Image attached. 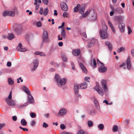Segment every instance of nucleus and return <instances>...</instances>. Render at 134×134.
I'll return each mask as SVG.
<instances>
[{
	"label": "nucleus",
	"mask_w": 134,
	"mask_h": 134,
	"mask_svg": "<svg viewBox=\"0 0 134 134\" xmlns=\"http://www.w3.org/2000/svg\"><path fill=\"white\" fill-rule=\"evenodd\" d=\"M101 83L103 90L99 85H97L94 87V90L101 96L103 95L104 93L106 95H107L108 93L109 90L107 86V81L103 79L101 81Z\"/></svg>",
	"instance_id": "nucleus-1"
},
{
	"label": "nucleus",
	"mask_w": 134,
	"mask_h": 134,
	"mask_svg": "<svg viewBox=\"0 0 134 134\" xmlns=\"http://www.w3.org/2000/svg\"><path fill=\"white\" fill-rule=\"evenodd\" d=\"M88 15L89 20L92 21H94L97 19V15L94 12V10L91 9L86 11L84 14L82 15V17L85 18L87 15Z\"/></svg>",
	"instance_id": "nucleus-2"
},
{
	"label": "nucleus",
	"mask_w": 134,
	"mask_h": 134,
	"mask_svg": "<svg viewBox=\"0 0 134 134\" xmlns=\"http://www.w3.org/2000/svg\"><path fill=\"white\" fill-rule=\"evenodd\" d=\"M55 79L57 84L59 87L64 85L66 83L67 79L66 78L60 79V76L58 74H56L55 76Z\"/></svg>",
	"instance_id": "nucleus-3"
},
{
	"label": "nucleus",
	"mask_w": 134,
	"mask_h": 134,
	"mask_svg": "<svg viewBox=\"0 0 134 134\" xmlns=\"http://www.w3.org/2000/svg\"><path fill=\"white\" fill-rule=\"evenodd\" d=\"M88 84L85 82L81 84H75L74 85V92L75 94H77L79 93L78 89L80 88L81 89H85L87 87Z\"/></svg>",
	"instance_id": "nucleus-4"
},
{
	"label": "nucleus",
	"mask_w": 134,
	"mask_h": 134,
	"mask_svg": "<svg viewBox=\"0 0 134 134\" xmlns=\"http://www.w3.org/2000/svg\"><path fill=\"white\" fill-rule=\"evenodd\" d=\"M108 29L107 26L106 25H104L102 28V30L100 31V37L103 39H106L108 36V34L107 33V31Z\"/></svg>",
	"instance_id": "nucleus-5"
},
{
	"label": "nucleus",
	"mask_w": 134,
	"mask_h": 134,
	"mask_svg": "<svg viewBox=\"0 0 134 134\" xmlns=\"http://www.w3.org/2000/svg\"><path fill=\"white\" fill-rule=\"evenodd\" d=\"M49 41L48 32L47 31L44 30L43 33L42 43L41 44V46H43V42L48 43Z\"/></svg>",
	"instance_id": "nucleus-6"
},
{
	"label": "nucleus",
	"mask_w": 134,
	"mask_h": 134,
	"mask_svg": "<svg viewBox=\"0 0 134 134\" xmlns=\"http://www.w3.org/2000/svg\"><path fill=\"white\" fill-rule=\"evenodd\" d=\"M97 63L98 64H100V67L98 69L99 71L102 73L105 72L107 70V68L104 66V64L100 62L99 60H97Z\"/></svg>",
	"instance_id": "nucleus-7"
},
{
	"label": "nucleus",
	"mask_w": 134,
	"mask_h": 134,
	"mask_svg": "<svg viewBox=\"0 0 134 134\" xmlns=\"http://www.w3.org/2000/svg\"><path fill=\"white\" fill-rule=\"evenodd\" d=\"M127 68L128 70H130L131 69L133 70V68L132 66L130 60V57L129 56L126 60Z\"/></svg>",
	"instance_id": "nucleus-8"
},
{
	"label": "nucleus",
	"mask_w": 134,
	"mask_h": 134,
	"mask_svg": "<svg viewBox=\"0 0 134 134\" xmlns=\"http://www.w3.org/2000/svg\"><path fill=\"white\" fill-rule=\"evenodd\" d=\"M3 15L5 16L6 15L13 16L15 15V13L13 11L5 10L3 13Z\"/></svg>",
	"instance_id": "nucleus-9"
},
{
	"label": "nucleus",
	"mask_w": 134,
	"mask_h": 134,
	"mask_svg": "<svg viewBox=\"0 0 134 134\" xmlns=\"http://www.w3.org/2000/svg\"><path fill=\"white\" fill-rule=\"evenodd\" d=\"M23 31V27L21 25L18 24L16 25L15 28V31L18 34H20Z\"/></svg>",
	"instance_id": "nucleus-10"
},
{
	"label": "nucleus",
	"mask_w": 134,
	"mask_h": 134,
	"mask_svg": "<svg viewBox=\"0 0 134 134\" xmlns=\"http://www.w3.org/2000/svg\"><path fill=\"white\" fill-rule=\"evenodd\" d=\"M62 10L64 11H67L68 9V7L66 4L64 2H62L60 4Z\"/></svg>",
	"instance_id": "nucleus-11"
},
{
	"label": "nucleus",
	"mask_w": 134,
	"mask_h": 134,
	"mask_svg": "<svg viewBox=\"0 0 134 134\" xmlns=\"http://www.w3.org/2000/svg\"><path fill=\"white\" fill-rule=\"evenodd\" d=\"M67 111L66 109L65 108L61 109L60 110L58 114V115L59 116L64 115L66 114Z\"/></svg>",
	"instance_id": "nucleus-12"
},
{
	"label": "nucleus",
	"mask_w": 134,
	"mask_h": 134,
	"mask_svg": "<svg viewBox=\"0 0 134 134\" xmlns=\"http://www.w3.org/2000/svg\"><path fill=\"white\" fill-rule=\"evenodd\" d=\"M125 24L122 22L120 23L119 25V28L121 32H124L125 29Z\"/></svg>",
	"instance_id": "nucleus-13"
},
{
	"label": "nucleus",
	"mask_w": 134,
	"mask_h": 134,
	"mask_svg": "<svg viewBox=\"0 0 134 134\" xmlns=\"http://www.w3.org/2000/svg\"><path fill=\"white\" fill-rule=\"evenodd\" d=\"M115 13H117L120 14L124 13V10L122 8H121L118 7L113 9Z\"/></svg>",
	"instance_id": "nucleus-14"
},
{
	"label": "nucleus",
	"mask_w": 134,
	"mask_h": 134,
	"mask_svg": "<svg viewBox=\"0 0 134 134\" xmlns=\"http://www.w3.org/2000/svg\"><path fill=\"white\" fill-rule=\"evenodd\" d=\"M85 4H82L80 7L79 9V12L80 13L82 14V15L84 14V12L85 10Z\"/></svg>",
	"instance_id": "nucleus-15"
},
{
	"label": "nucleus",
	"mask_w": 134,
	"mask_h": 134,
	"mask_svg": "<svg viewBox=\"0 0 134 134\" xmlns=\"http://www.w3.org/2000/svg\"><path fill=\"white\" fill-rule=\"evenodd\" d=\"M124 17L121 16H116L113 19L114 21H123L124 20Z\"/></svg>",
	"instance_id": "nucleus-16"
},
{
	"label": "nucleus",
	"mask_w": 134,
	"mask_h": 134,
	"mask_svg": "<svg viewBox=\"0 0 134 134\" xmlns=\"http://www.w3.org/2000/svg\"><path fill=\"white\" fill-rule=\"evenodd\" d=\"M41 3V0H35V2L34 3L35 5H36L35 6V9L36 10H37L39 7L40 4L39 3Z\"/></svg>",
	"instance_id": "nucleus-17"
},
{
	"label": "nucleus",
	"mask_w": 134,
	"mask_h": 134,
	"mask_svg": "<svg viewBox=\"0 0 134 134\" xmlns=\"http://www.w3.org/2000/svg\"><path fill=\"white\" fill-rule=\"evenodd\" d=\"M6 102L7 104L9 105L13 106L15 105V102L12 99L9 100V99H7Z\"/></svg>",
	"instance_id": "nucleus-18"
},
{
	"label": "nucleus",
	"mask_w": 134,
	"mask_h": 134,
	"mask_svg": "<svg viewBox=\"0 0 134 134\" xmlns=\"http://www.w3.org/2000/svg\"><path fill=\"white\" fill-rule=\"evenodd\" d=\"M17 49L19 51L22 52H24L26 51V49L22 47V44L20 43L17 47Z\"/></svg>",
	"instance_id": "nucleus-19"
},
{
	"label": "nucleus",
	"mask_w": 134,
	"mask_h": 134,
	"mask_svg": "<svg viewBox=\"0 0 134 134\" xmlns=\"http://www.w3.org/2000/svg\"><path fill=\"white\" fill-rule=\"evenodd\" d=\"M80 53V51L79 49H77L74 50L72 51V54L74 56H77Z\"/></svg>",
	"instance_id": "nucleus-20"
},
{
	"label": "nucleus",
	"mask_w": 134,
	"mask_h": 134,
	"mask_svg": "<svg viewBox=\"0 0 134 134\" xmlns=\"http://www.w3.org/2000/svg\"><path fill=\"white\" fill-rule=\"evenodd\" d=\"M79 66L82 70V71L85 73H86L87 72V70L84 65L82 63H80L79 64Z\"/></svg>",
	"instance_id": "nucleus-21"
},
{
	"label": "nucleus",
	"mask_w": 134,
	"mask_h": 134,
	"mask_svg": "<svg viewBox=\"0 0 134 134\" xmlns=\"http://www.w3.org/2000/svg\"><path fill=\"white\" fill-rule=\"evenodd\" d=\"M94 103L96 108L98 110H99L100 107L97 100L96 99H94Z\"/></svg>",
	"instance_id": "nucleus-22"
},
{
	"label": "nucleus",
	"mask_w": 134,
	"mask_h": 134,
	"mask_svg": "<svg viewBox=\"0 0 134 134\" xmlns=\"http://www.w3.org/2000/svg\"><path fill=\"white\" fill-rule=\"evenodd\" d=\"M22 89L28 95L31 94L30 91V90L25 86H23Z\"/></svg>",
	"instance_id": "nucleus-23"
},
{
	"label": "nucleus",
	"mask_w": 134,
	"mask_h": 134,
	"mask_svg": "<svg viewBox=\"0 0 134 134\" xmlns=\"http://www.w3.org/2000/svg\"><path fill=\"white\" fill-rule=\"evenodd\" d=\"M28 102L30 103H33L34 102V99L32 95L30 94L28 95Z\"/></svg>",
	"instance_id": "nucleus-24"
},
{
	"label": "nucleus",
	"mask_w": 134,
	"mask_h": 134,
	"mask_svg": "<svg viewBox=\"0 0 134 134\" xmlns=\"http://www.w3.org/2000/svg\"><path fill=\"white\" fill-rule=\"evenodd\" d=\"M90 65L92 66L94 68H95L96 67L97 65V63L96 60L93 59V62L92 61H91V62L90 63Z\"/></svg>",
	"instance_id": "nucleus-25"
},
{
	"label": "nucleus",
	"mask_w": 134,
	"mask_h": 134,
	"mask_svg": "<svg viewBox=\"0 0 134 134\" xmlns=\"http://www.w3.org/2000/svg\"><path fill=\"white\" fill-rule=\"evenodd\" d=\"M34 65L33 70H35L38 66V62L37 60H35L33 62Z\"/></svg>",
	"instance_id": "nucleus-26"
},
{
	"label": "nucleus",
	"mask_w": 134,
	"mask_h": 134,
	"mask_svg": "<svg viewBox=\"0 0 134 134\" xmlns=\"http://www.w3.org/2000/svg\"><path fill=\"white\" fill-rule=\"evenodd\" d=\"M105 44L106 46H107L108 48V49L109 51H111L112 49V48L111 43L108 42H105Z\"/></svg>",
	"instance_id": "nucleus-27"
},
{
	"label": "nucleus",
	"mask_w": 134,
	"mask_h": 134,
	"mask_svg": "<svg viewBox=\"0 0 134 134\" xmlns=\"http://www.w3.org/2000/svg\"><path fill=\"white\" fill-rule=\"evenodd\" d=\"M7 38L10 40H11L15 38V36L13 34H9L7 37Z\"/></svg>",
	"instance_id": "nucleus-28"
},
{
	"label": "nucleus",
	"mask_w": 134,
	"mask_h": 134,
	"mask_svg": "<svg viewBox=\"0 0 134 134\" xmlns=\"http://www.w3.org/2000/svg\"><path fill=\"white\" fill-rule=\"evenodd\" d=\"M96 111L95 109H92L89 112V114L91 116H94L96 113Z\"/></svg>",
	"instance_id": "nucleus-29"
},
{
	"label": "nucleus",
	"mask_w": 134,
	"mask_h": 134,
	"mask_svg": "<svg viewBox=\"0 0 134 134\" xmlns=\"http://www.w3.org/2000/svg\"><path fill=\"white\" fill-rule=\"evenodd\" d=\"M87 124L89 127H92L93 125V122L91 120H88L87 122Z\"/></svg>",
	"instance_id": "nucleus-30"
},
{
	"label": "nucleus",
	"mask_w": 134,
	"mask_h": 134,
	"mask_svg": "<svg viewBox=\"0 0 134 134\" xmlns=\"http://www.w3.org/2000/svg\"><path fill=\"white\" fill-rule=\"evenodd\" d=\"M97 127L100 130H102L104 128V125L102 124H99L98 125Z\"/></svg>",
	"instance_id": "nucleus-31"
},
{
	"label": "nucleus",
	"mask_w": 134,
	"mask_h": 134,
	"mask_svg": "<svg viewBox=\"0 0 134 134\" xmlns=\"http://www.w3.org/2000/svg\"><path fill=\"white\" fill-rule=\"evenodd\" d=\"M21 123L23 126H25L27 125V122L24 119H23L21 121Z\"/></svg>",
	"instance_id": "nucleus-32"
},
{
	"label": "nucleus",
	"mask_w": 134,
	"mask_h": 134,
	"mask_svg": "<svg viewBox=\"0 0 134 134\" xmlns=\"http://www.w3.org/2000/svg\"><path fill=\"white\" fill-rule=\"evenodd\" d=\"M49 12L48 9V7H46L44 10L43 14L44 16L47 15Z\"/></svg>",
	"instance_id": "nucleus-33"
},
{
	"label": "nucleus",
	"mask_w": 134,
	"mask_h": 134,
	"mask_svg": "<svg viewBox=\"0 0 134 134\" xmlns=\"http://www.w3.org/2000/svg\"><path fill=\"white\" fill-rule=\"evenodd\" d=\"M77 134H88V133L83 130H80L78 131Z\"/></svg>",
	"instance_id": "nucleus-34"
},
{
	"label": "nucleus",
	"mask_w": 134,
	"mask_h": 134,
	"mask_svg": "<svg viewBox=\"0 0 134 134\" xmlns=\"http://www.w3.org/2000/svg\"><path fill=\"white\" fill-rule=\"evenodd\" d=\"M80 6V5L79 4H77V6L74 8V12H77L79 10V8Z\"/></svg>",
	"instance_id": "nucleus-35"
},
{
	"label": "nucleus",
	"mask_w": 134,
	"mask_h": 134,
	"mask_svg": "<svg viewBox=\"0 0 134 134\" xmlns=\"http://www.w3.org/2000/svg\"><path fill=\"white\" fill-rule=\"evenodd\" d=\"M61 35L63 38L65 37V33L64 29H63L61 32Z\"/></svg>",
	"instance_id": "nucleus-36"
},
{
	"label": "nucleus",
	"mask_w": 134,
	"mask_h": 134,
	"mask_svg": "<svg viewBox=\"0 0 134 134\" xmlns=\"http://www.w3.org/2000/svg\"><path fill=\"white\" fill-rule=\"evenodd\" d=\"M8 82L9 85H12L14 83V81L13 80H12L11 78H10L8 79Z\"/></svg>",
	"instance_id": "nucleus-37"
},
{
	"label": "nucleus",
	"mask_w": 134,
	"mask_h": 134,
	"mask_svg": "<svg viewBox=\"0 0 134 134\" xmlns=\"http://www.w3.org/2000/svg\"><path fill=\"white\" fill-rule=\"evenodd\" d=\"M125 49V48L123 47H121L120 48H118L117 50V52L118 53H120L121 52L124 51Z\"/></svg>",
	"instance_id": "nucleus-38"
},
{
	"label": "nucleus",
	"mask_w": 134,
	"mask_h": 134,
	"mask_svg": "<svg viewBox=\"0 0 134 134\" xmlns=\"http://www.w3.org/2000/svg\"><path fill=\"white\" fill-rule=\"evenodd\" d=\"M118 129V127L117 125H114L113 128V132H116L117 131Z\"/></svg>",
	"instance_id": "nucleus-39"
},
{
	"label": "nucleus",
	"mask_w": 134,
	"mask_h": 134,
	"mask_svg": "<svg viewBox=\"0 0 134 134\" xmlns=\"http://www.w3.org/2000/svg\"><path fill=\"white\" fill-rule=\"evenodd\" d=\"M127 29L128 34H131L132 32V30L131 29V28L129 26H128L127 27Z\"/></svg>",
	"instance_id": "nucleus-40"
},
{
	"label": "nucleus",
	"mask_w": 134,
	"mask_h": 134,
	"mask_svg": "<svg viewBox=\"0 0 134 134\" xmlns=\"http://www.w3.org/2000/svg\"><path fill=\"white\" fill-rule=\"evenodd\" d=\"M42 25V23L40 21H38L36 23V26L38 27H41Z\"/></svg>",
	"instance_id": "nucleus-41"
},
{
	"label": "nucleus",
	"mask_w": 134,
	"mask_h": 134,
	"mask_svg": "<svg viewBox=\"0 0 134 134\" xmlns=\"http://www.w3.org/2000/svg\"><path fill=\"white\" fill-rule=\"evenodd\" d=\"M126 64L125 63H123L122 64L120 65L119 67L121 68H122L124 69L126 68Z\"/></svg>",
	"instance_id": "nucleus-42"
},
{
	"label": "nucleus",
	"mask_w": 134,
	"mask_h": 134,
	"mask_svg": "<svg viewBox=\"0 0 134 134\" xmlns=\"http://www.w3.org/2000/svg\"><path fill=\"white\" fill-rule=\"evenodd\" d=\"M62 58L63 61L66 62L67 60V59L66 56L65 55H62Z\"/></svg>",
	"instance_id": "nucleus-43"
},
{
	"label": "nucleus",
	"mask_w": 134,
	"mask_h": 134,
	"mask_svg": "<svg viewBox=\"0 0 134 134\" xmlns=\"http://www.w3.org/2000/svg\"><path fill=\"white\" fill-rule=\"evenodd\" d=\"M69 16L68 13L66 12H64L63 15V16L64 17H68Z\"/></svg>",
	"instance_id": "nucleus-44"
},
{
	"label": "nucleus",
	"mask_w": 134,
	"mask_h": 134,
	"mask_svg": "<svg viewBox=\"0 0 134 134\" xmlns=\"http://www.w3.org/2000/svg\"><path fill=\"white\" fill-rule=\"evenodd\" d=\"M12 91H11L10 92V93L9 94V95L8 96V98L6 99V100H7V99H9V100L12 99Z\"/></svg>",
	"instance_id": "nucleus-45"
},
{
	"label": "nucleus",
	"mask_w": 134,
	"mask_h": 134,
	"mask_svg": "<svg viewBox=\"0 0 134 134\" xmlns=\"http://www.w3.org/2000/svg\"><path fill=\"white\" fill-rule=\"evenodd\" d=\"M48 126V125L45 122H44L43 123L42 126L44 128H47Z\"/></svg>",
	"instance_id": "nucleus-46"
},
{
	"label": "nucleus",
	"mask_w": 134,
	"mask_h": 134,
	"mask_svg": "<svg viewBox=\"0 0 134 134\" xmlns=\"http://www.w3.org/2000/svg\"><path fill=\"white\" fill-rule=\"evenodd\" d=\"M29 104V102H27L24 103L21 106V108H24V107H25L26 106H27Z\"/></svg>",
	"instance_id": "nucleus-47"
},
{
	"label": "nucleus",
	"mask_w": 134,
	"mask_h": 134,
	"mask_svg": "<svg viewBox=\"0 0 134 134\" xmlns=\"http://www.w3.org/2000/svg\"><path fill=\"white\" fill-rule=\"evenodd\" d=\"M31 117L32 118H35L36 116V114L34 113H31L30 114Z\"/></svg>",
	"instance_id": "nucleus-48"
},
{
	"label": "nucleus",
	"mask_w": 134,
	"mask_h": 134,
	"mask_svg": "<svg viewBox=\"0 0 134 134\" xmlns=\"http://www.w3.org/2000/svg\"><path fill=\"white\" fill-rule=\"evenodd\" d=\"M42 2L45 5H47L48 3V0H42Z\"/></svg>",
	"instance_id": "nucleus-49"
},
{
	"label": "nucleus",
	"mask_w": 134,
	"mask_h": 134,
	"mask_svg": "<svg viewBox=\"0 0 134 134\" xmlns=\"http://www.w3.org/2000/svg\"><path fill=\"white\" fill-rule=\"evenodd\" d=\"M90 78L88 77H86L85 78V81L87 82H90L89 80L90 79Z\"/></svg>",
	"instance_id": "nucleus-50"
},
{
	"label": "nucleus",
	"mask_w": 134,
	"mask_h": 134,
	"mask_svg": "<svg viewBox=\"0 0 134 134\" xmlns=\"http://www.w3.org/2000/svg\"><path fill=\"white\" fill-rule=\"evenodd\" d=\"M60 128L62 130H64L66 128L64 124H62L60 125Z\"/></svg>",
	"instance_id": "nucleus-51"
},
{
	"label": "nucleus",
	"mask_w": 134,
	"mask_h": 134,
	"mask_svg": "<svg viewBox=\"0 0 134 134\" xmlns=\"http://www.w3.org/2000/svg\"><path fill=\"white\" fill-rule=\"evenodd\" d=\"M19 128L21 129L22 130L24 131H28V129L26 128H23L21 126H20L19 127Z\"/></svg>",
	"instance_id": "nucleus-52"
},
{
	"label": "nucleus",
	"mask_w": 134,
	"mask_h": 134,
	"mask_svg": "<svg viewBox=\"0 0 134 134\" xmlns=\"http://www.w3.org/2000/svg\"><path fill=\"white\" fill-rule=\"evenodd\" d=\"M20 80V81L21 82H23V80L22 79V78L21 77H20L19 78H18L17 79V82L18 83H19L20 82L19 80Z\"/></svg>",
	"instance_id": "nucleus-53"
},
{
	"label": "nucleus",
	"mask_w": 134,
	"mask_h": 134,
	"mask_svg": "<svg viewBox=\"0 0 134 134\" xmlns=\"http://www.w3.org/2000/svg\"><path fill=\"white\" fill-rule=\"evenodd\" d=\"M108 24L109 26L111 27H113V24H112L111 22L109 21L108 22Z\"/></svg>",
	"instance_id": "nucleus-54"
},
{
	"label": "nucleus",
	"mask_w": 134,
	"mask_h": 134,
	"mask_svg": "<svg viewBox=\"0 0 134 134\" xmlns=\"http://www.w3.org/2000/svg\"><path fill=\"white\" fill-rule=\"evenodd\" d=\"M43 13V8H40V14L41 15H42Z\"/></svg>",
	"instance_id": "nucleus-55"
},
{
	"label": "nucleus",
	"mask_w": 134,
	"mask_h": 134,
	"mask_svg": "<svg viewBox=\"0 0 134 134\" xmlns=\"http://www.w3.org/2000/svg\"><path fill=\"white\" fill-rule=\"evenodd\" d=\"M12 119L13 121H16L17 119V118L16 116H13L12 117Z\"/></svg>",
	"instance_id": "nucleus-56"
},
{
	"label": "nucleus",
	"mask_w": 134,
	"mask_h": 134,
	"mask_svg": "<svg viewBox=\"0 0 134 134\" xmlns=\"http://www.w3.org/2000/svg\"><path fill=\"white\" fill-rule=\"evenodd\" d=\"M35 124V122L34 120L32 121L31 123V125L32 126H34Z\"/></svg>",
	"instance_id": "nucleus-57"
},
{
	"label": "nucleus",
	"mask_w": 134,
	"mask_h": 134,
	"mask_svg": "<svg viewBox=\"0 0 134 134\" xmlns=\"http://www.w3.org/2000/svg\"><path fill=\"white\" fill-rule=\"evenodd\" d=\"M11 65V63L10 62H8L7 63V66L8 67H10Z\"/></svg>",
	"instance_id": "nucleus-58"
},
{
	"label": "nucleus",
	"mask_w": 134,
	"mask_h": 134,
	"mask_svg": "<svg viewBox=\"0 0 134 134\" xmlns=\"http://www.w3.org/2000/svg\"><path fill=\"white\" fill-rule=\"evenodd\" d=\"M72 68L73 70H74L75 69V65L74 63L73 62L71 63Z\"/></svg>",
	"instance_id": "nucleus-59"
},
{
	"label": "nucleus",
	"mask_w": 134,
	"mask_h": 134,
	"mask_svg": "<svg viewBox=\"0 0 134 134\" xmlns=\"http://www.w3.org/2000/svg\"><path fill=\"white\" fill-rule=\"evenodd\" d=\"M61 134H72V133L63 132L61 133Z\"/></svg>",
	"instance_id": "nucleus-60"
},
{
	"label": "nucleus",
	"mask_w": 134,
	"mask_h": 134,
	"mask_svg": "<svg viewBox=\"0 0 134 134\" xmlns=\"http://www.w3.org/2000/svg\"><path fill=\"white\" fill-rule=\"evenodd\" d=\"M39 55L41 56H45L46 55V54L44 53L40 52Z\"/></svg>",
	"instance_id": "nucleus-61"
},
{
	"label": "nucleus",
	"mask_w": 134,
	"mask_h": 134,
	"mask_svg": "<svg viewBox=\"0 0 134 134\" xmlns=\"http://www.w3.org/2000/svg\"><path fill=\"white\" fill-rule=\"evenodd\" d=\"M58 45L60 47H61L63 46V43L62 42H59L58 43Z\"/></svg>",
	"instance_id": "nucleus-62"
},
{
	"label": "nucleus",
	"mask_w": 134,
	"mask_h": 134,
	"mask_svg": "<svg viewBox=\"0 0 134 134\" xmlns=\"http://www.w3.org/2000/svg\"><path fill=\"white\" fill-rule=\"evenodd\" d=\"M103 103H105L107 105H108L109 104V103L108 102V101L106 100H105L103 101Z\"/></svg>",
	"instance_id": "nucleus-63"
},
{
	"label": "nucleus",
	"mask_w": 134,
	"mask_h": 134,
	"mask_svg": "<svg viewBox=\"0 0 134 134\" xmlns=\"http://www.w3.org/2000/svg\"><path fill=\"white\" fill-rule=\"evenodd\" d=\"M131 53L132 56H134V49H132L131 50Z\"/></svg>",
	"instance_id": "nucleus-64"
}]
</instances>
